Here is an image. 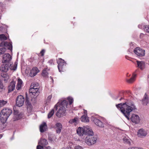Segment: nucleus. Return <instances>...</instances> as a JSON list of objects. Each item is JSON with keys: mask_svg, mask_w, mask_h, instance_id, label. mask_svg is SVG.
<instances>
[{"mask_svg": "<svg viewBox=\"0 0 149 149\" xmlns=\"http://www.w3.org/2000/svg\"><path fill=\"white\" fill-rule=\"evenodd\" d=\"M116 106L128 120L130 119V112L136 109L134 104L131 102L119 104Z\"/></svg>", "mask_w": 149, "mask_h": 149, "instance_id": "f257e3e1", "label": "nucleus"}, {"mask_svg": "<svg viewBox=\"0 0 149 149\" xmlns=\"http://www.w3.org/2000/svg\"><path fill=\"white\" fill-rule=\"evenodd\" d=\"M68 104V102L65 100H64L61 102H58L55 105L54 108L56 110H57L58 107V110L56 113V116L60 117L65 115Z\"/></svg>", "mask_w": 149, "mask_h": 149, "instance_id": "f03ea898", "label": "nucleus"}, {"mask_svg": "<svg viewBox=\"0 0 149 149\" xmlns=\"http://www.w3.org/2000/svg\"><path fill=\"white\" fill-rule=\"evenodd\" d=\"M12 110L9 108L4 109L1 111L0 120L2 123L6 121L8 118L11 114Z\"/></svg>", "mask_w": 149, "mask_h": 149, "instance_id": "7ed1b4c3", "label": "nucleus"}, {"mask_svg": "<svg viewBox=\"0 0 149 149\" xmlns=\"http://www.w3.org/2000/svg\"><path fill=\"white\" fill-rule=\"evenodd\" d=\"M77 133L80 136L83 134H88L90 132V134H93V131L91 128L88 126H84L83 127H79L77 131Z\"/></svg>", "mask_w": 149, "mask_h": 149, "instance_id": "20e7f679", "label": "nucleus"}, {"mask_svg": "<svg viewBox=\"0 0 149 149\" xmlns=\"http://www.w3.org/2000/svg\"><path fill=\"white\" fill-rule=\"evenodd\" d=\"M90 132L88 133V135L85 139V143L88 146H91L95 143L97 139L96 136L93 135V132L92 135L90 134Z\"/></svg>", "mask_w": 149, "mask_h": 149, "instance_id": "39448f33", "label": "nucleus"}, {"mask_svg": "<svg viewBox=\"0 0 149 149\" xmlns=\"http://www.w3.org/2000/svg\"><path fill=\"white\" fill-rule=\"evenodd\" d=\"M57 62L58 64V67L59 71L60 72L61 71H63L66 66V62L64 60L61 58L58 59Z\"/></svg>", "mask_w": 149, "mask_h": 149, "instance_id": "423d86ee", "label": "nucleus"}, {"mask_svg": "<svg viewBox=\"0 0 149 149\" xmlns=\"http://www.w3.org/2000/svg\"><path fill=\"white\" fill-rule=\"evenodd\" d=\"M12 59V57L8 53H6L3 56V58L2 60V63L8 64L11 65L10 61Z\"/></svg>", "mask_w": 149, "mask_h": 149, "instance_id": "0eeeda50", "label": "nucleus"}, {"mask_svg": "<svg viewBox=\"0 0 149 149\" xmlns=\"http://www.w3.org/2000/svg\"><path fill=\"white\" fill-rule=\"evenodd\" d=\"M24 98L23 96L18 95L16 99V105L19 107H22L24 104Z\"/></svg>", "mask_w": 149, "mask_h": 149, "instance_id": "6e6552de", "label": "nucleus"}, {"mask_svg": "<svg viewBox=\"0 0 149 149\" xmlns=\"http://www.w3.org/2000/svg\"><path fill=\"white\" fill-rule=\"evenodd\" d=\"M135 54L139 56H143L145 55V50L143 49L137 47L134 50Z\"/></svg>", "mask_w": 149, "mask_h": 149, "instance_id": "1a4fd4ad", "label": "nucleus"}, {"mask_svg": "<svg viewBox=\"0 0 149 149\" xmlns=\"http://www.w3.org/2000/svg\"><path fill=\"white\" fill-rule=\"evenodd\" d=\"M29 94L31 97L36 98L39 95V92L38 89H33V88H30L29 90Z\"/></svg>", "mask_w": 149, "mask_h": 149, "instance_id": "9d476101", "label": "nucleus"}, {"mask_svg": "<svg viewBox=\"0 0 149 149\" xmlns=\"http://www.w3.org/2000/svg\"><path fill=\"white\" fill-rule=\"evenodd\" d=\"M13 119L15 120L20 119L24 116L23 113L19 112L17 110H14Z\"/></svg>", "mask_w": 149, "mask_h": 149, "instance_id": "9b49d317", "label": "nucleus"}, {"mask_svg": "<svg viewBox=\"0 0 149 149\" xmlns=\"http://www.w3.org/2000/svg\"><path fill=\"white\" fill-rule=\"evenodd\" d=\"M132 121L135 124H137L140 122V119L139 116L136 114H133L130 118Z\"/></svg>", "mask_w": 149, "mask_h": 149, "instance_id": "f8f14e48", "label": "nucleus"}, {"mask_svg": "<svg viewBox=\"0 0 149 149\" xmlns=\"http://www.w3.org/2000/svg\"><path fill=\"white\" fill-rule=\"evenodd\" d=\"M6 47L8 48V49L12 51V42H2L0 44V47Z\"/></svg>", "mask_w": 149, "mask_h": 149, "instance_id": "ddd939ff", "label": "nucleus"}, {"mask_svg": "<svg viewBox=\"0 0 149 149\" xmlns=\"http://www.w3.org/2000/svg\"><path fill=\"white\" fill-rule=\"evenodd\" d=\"M92 120L95 123L100 127H104V124L99 119L93 117L92 118Z\"/></svg>", "mask_w": 149, "mask_h": 149, "instance_id": "4468645a", "label": "nucleus"}, {"mask_svg": "<svg viewBox=\"0 0 149 149\" xmlns=\"http://www.w3.org/2000/svg\"><path fill=\"white\" fill-rule=\"evenodd\" d=\"M92 120L95 123L100 127H104V124L99 119L93 117L92 118Z\"/></svg>", "mask_w": 149, "mask_h": 149, "instance_id": "2eb2a0df", "label": "nucleus"}, {"mask_svg": "<svg viewBox=\"0 0 149 149\" xmlns=\"http://www.w3.org/2000/svg\"><path fill=\"white\" fill-rule=\"evenodd\" d=\"M147 134V131L143 129H140L137 132L138 136L141 138H143L146 136Z\"/></svg>", "mask_w": 149, "mask_h": 149, "instance_id": "dca6fc26", "label": "nucleus"}, {"mask_svg": "<svg viewBox=\"0 0 149 149\" xmlns=\"http://www.w3.org/2000/svg\"><path fill=\"white\" fill-rule=\"evenodd\" d=\"M25 102L26 103L27 107V111L29 113H31L32 111V107L31 104L28 100L27 97H26Z\"/></svg>", "mask_w": 149, "mask_h": 149, "instance_id": "f3484780", "label": "nucleus"}, {"mask_svg": "<svg viewBox=\"0 0 149 149\" xmlns=\"http://www.w3.org/2000/svg\"><path fill=\"white\" fill-rule=\"evenodd\" d=\"M0 68L1 71L3 72H6L8 70L10 64L6 63H3Z\"/></svg>", "mask_w": 149, "mask_h": 149, "instance_id": "a211bd4d", "label": "nucleus"}, {"mask_svg": "<svg viewBox=\"0 0 149 149\" xmlns=\"http://www.w3.org/2000/svg\"><path fill=\"white\" fill-rule=\"evenodd\" d=\"M23 86V81L19 78H18L16 89L17 90H19L21 89Z\"/></svg>", "mask_w": 149, "mask_h": 149, "instance_id": "6ab92c4d", "label": "nucleus"}, {"mask_svg": "<svg viewBox=\"0 0 149 149\" xmlns=\"http://www.w3.org/2000/svg\"><path fill=\"white\" fill-rule=\"evenodd\" d=\"M149 97L146 93L141 100L142 103L143 105H147L149 103Z\"/></svg>", "mask_w": 149, "mask_h": 149, "instance_id": "aec40b11", "label": "nucleus"}, {"mask_svg": "<svg viewBox=\"0 0 149 149\" xmlns=\"http://www.w3.org/2000/svg\"><path fill=\"white\" fill-rule=\"evenodd\" d=\"M15 82L14 81H12L10 82L8 87L9 92H11L15 89Z\"/></svg>", "mask_w": 149, "mask_h": 149, "instance_id": "412c9836", "label": "nucleus"}, {"mask_svg": "<svg viewBox=\"0 0 149 149\" xmlns=\"http://www.w3.org/2000/svg\"><path fill=\"white\" fill-rule=\"evenodd\" d=\"M55 129L56 130V132L57 133H60L62 128L61 124L60 123H57L55 125Z\"/></svg>", "mask_w": 149, "mask_h": 149, "instance_id": "4be33fe9", "label": "nucleus"}, {"mask_svg": "<svg viewBox=\"0 0 149 149\" xmlns=\"http://www.w3.org/2000/svg\"><path fill=\"white\" fill-rule=\"evenodd\" d=\"M47 129V125L45 123H43L40 126V130L41 132H43L46 131Z\"/></svg>", "mask_w": 149, "mask_h": 149, "instance_id": "5701e85b", "label": "nucleus"}, {"mask_svg": "<svg viewBox=\"0 0 149 149\" xmlns=\"http://www.w3.org/2000/svg\"><path fill=\"white\" fill-rule=\"evenodd\" d=\"M39 72L38 68L36 67H34L31 71V77L35 76Z\"/></svg>", "mask_w": 149, "mask_h": 149, "instance_id": "b1692460", "label": "nucleus"}, {"mask_svg": "<svg viewBox=\"0 0 149 149\" xmlns=\"http://www.w3.org/2000/svg\"><path fill=\"white\" fill-rule=\"evenodd\" d=\"M38 144H40L43 147V146H46L48 144L47 141L45 139H41L40 141L38 142Z\"/></svg>", "mask_w": 149, "mask_h": 149, "instance_id": "393cba45", "label": "nucleus"}, {"mask_svg": "<svg viewBox=\"0 0 149 149\" xmlns=\"http://www.w3.org/2000/svg\"><path fill=\"white\" fill-rule=\"evenodd\" d=\"M138 67L140 68L141 70H143L145 68V63L143 61H137Z\"/></svg>", "mask_w": 149, "mask_h": 149, "instance_id": "a878e982", "label": "nucleus"}, {"mask_svg": "<svg viewBox=\"0 0 149 149\" xmlns=\"http://www.w3.org/2000/svg\"><path fill=\"white\" fill-rule=\"evenodd\" d=\"M79 118L78 117H75L74 119L70 120L69 123L70 124H74L75 125H76L79 123Z\"/></svg>", "mask_w": 149, "mask_h": 149, "instance_id": "bb28decb", "label": "nucleus"}, {"mask_svg": "<svg viewBox=\"0 0 149 149\" xmlns=\"http://www.w3.org/2000/svg\"><path fill=\"white\" fill-rule=\"evenodd\" d=\"M136 76V74H133L131 78L130 79H126V81L129 83H133L135 80Z\"/></svg>", "mask_w": 149, "mask_h": 149, "instance_id": "cd10ccee", "label": "nucleus"}, {"mask_svg": "<svg viewBox=\"0 0 149 149\" xmlns=\"http://www.w3.org/2000/svg\"><path fill=\"white\" fill-rule=\"evenodd\" d=\"M49 70V69L47 68H44L42 70V75L44 77H48V71Z\"/></svg>", "mask_w": 149, "mask_h": 149, "instance_id": "c85d7f7f", "label": "nucleus"}, {"mask_svg": "<svg viewBox=\"0 0 149 149\" xmlns=\"http://www.w3.org/2000/svg\"><path fill=\"white\" fill-rule=\"evenodd\" d=\"M81 118V120L82 122H88L89 121L88 118L85 115L82 116Z\"/></svg>", "mask_w": 149, "mask_h": 149, "instance_id": "c756f323", "label": "nucleus"}, {"mask_svg": "<svg viewBox=\"0 0 149 149\" xmlns=\"http://www.w3.org/2000/svg\"><path fill=\"white\" fill-rule=\"evenodd\" d=\"M39 88V84L38 83H32L31 86V88H33V89L36 88L38 89Z\"/></svg>", "mask_w": 149, "mask_h": 149, "instance_id": "7c9ffc66", "label": "nucleus"}, {"mask_svg": "<svg viewBox=\"0 0 149 149\" xmlns=\"http://www.w3.org/2000/svg\"><path fill=\"white\" fill-rule=\"evenodd\" d=\"M130 139L128 137H125L123 139V141L124 142L128 144H130Z\"/></svg>", "mask_w": 149, "mask_h": 149, "instance_id": "2f4dec72", "label": "nucleus"}, {"mask_svg": "<svg viewBox=\"0 0 149 149\" xmlns=\"http://www.w3.org/2000/svg\"><path fill=\"white\" fill-rule=\"evenodd\" d=\"M54 113V109H52L51 111L49 113L48 115V118H50L53 115Z\"/></svg>", "mask_w": 149, "mask_h": 149, "instance_id": "473e14b6", "label": "nucleus"}, {"mask_svg": "<svg viewBox=\"0 0 149 149\" xmlns=\"http://www.w3.org/2000/svg\"><path fill=\"white\" fill-rule=\"evenodd\" d=\"M5 89V88L2 82L0 80V92H2Z\"/></svg>", "mask_w": 149, "mask_h": 149, "instance_id": "72a5a7b5", "label": "nucleus"}, {"mask_svg": "<svg viewBox=\"0 0 149 149\" xmlns=\"http://www.w3.org/2000/svg\"><path fill=\"white\" fill-rule=\"evenodd\" d=\"M143 27L144 30L148 33H149V25H143Z\"/></svg>", "mask_w": 149, "mask_h": 149, "instance_id": "f704fd0d", "label": "nucleus"}, {"mask_svg": "<svg viewBox=\"0 0 149 149\" xmlns=\"http://www.w3.org/2000/svg\"><path fill=\"white\" fill-rule=\"evenodd\" d=\"M7 39V38L3 34L0 35V40H6Z\"/></svg>", "mask_w": 149, "mask_h": 149, "instance_id": "c9c22d12", "label": "nucleus"}, {"mask_svg": "<svg viewBox=\"0 0 149 149\" xmlns=\"http://www.w3.org/2000/svg\"><path fill=\"white\" fill-rule=\"evenodd\" d=\"M6 49L4 47H2L0 49V55L3 54L6 51Z\"/></svg>", "mask_w": 149, "mask_h": 149, "instance_id": "e433bc0d", "label": "nucleus"}, {"mask_svg": "<svg viewBox=\"0 0 149 149\" xmlns=\"http://www.w3.org/2000/svg\"><path fill=\"white\" fill-rule=\"evenodd\" d=\"M52 97V96L51 95H50L47 98V100H46V104H47V105L49 103Z\"/></svg>", "mask_w": 149, "mask_h": 149, "instance_id": "4c0bfd02", "label": "nucleus"}, {"mask_svg": "<svg viewBox=\"0 0 149 149\" xmlns=\"http://www.w3.org/2000/svg\"><path fill=\"white\" fill-rule=\"evenodd\" d=\"M67 99L68 101L70 104H71L73 101V98L71 97H67Z\"/></svg>", "mask_w": 149, "mask_h": 149, "instance_id": "58836bf2", "label": "nucleus"}, {"mask_svg": "<svg viewBox=\"0 0 149 149\" xmlns=\"http://www.w3.org/2000/svg\"><path fill=\"white\" fill-rule=\"evenodd\" d=\"M10 66V69L11 70H15L17 68V65L16 64H14V65L11 66V65Z\"/></svg>", "mask_w": 149, "mask_h": 149, "instance_id": "ea45409f", "label": "nucleus"}, {"mask_svg": "<svg viewBox=\"0 0 149 149\" xmlns=\"http://www.w3.org/2000/svg\"><path fill=\"white\" fill-rule=\"evenodd\" d=\"M2 77L3 78H4V81H7L9 78V76L6 74H3Z\"/></svg>", "mask_w": 149, "mask_h": 149, "instance_id": "a19ab883", "label": "nucleus"}, {"mask_svg": "<svg viewBox=\"0 0 149 149\" xmlns=\"http://www.w3.org/2000/svg\"><path fill=\"white\" fill-rule=\"evenodd\" d=\"M73 145L72 143H70L68 147L66 149H73Z\"/></svg>", "mask_w": 149, "mask_h": 149, "instance_id": "79ce46f5", "label": "nucleus"}, {"mask_svg": "<svg viewBox=\"0 0 149 149\" xmlns=\"http://www.w3.org/2000/svg\"><path fill=\"white\" fill-rule=\"evenodd\" d=\"M74 149H83V148L79 146H75Z\"/></svg>", "mask_w": 149, "mask_h": 149, "instance_id": "37998d69", "label": "nucleus"}, {"mask_svg": "<svg viewBox=\"0 0 149 149\" xmlns=\"http://www.w3.org/2000/svg\"><path fill=\"white\" fill-rule=\"evenodd\" d=\"M43 148V147L40 144H38L37 146V149H42Z\"/></svg>", "mask_w": 149, "mask_h": 149, "instance_id": "c03bdc74", "label": "nucleus"}, {"mask_svg": "<svg viewBox=\"0 0 149 149\" xmlns=\"http://www.w3.org/2000/svg\"><path fill=\"white\" fill-rule=\"evenodd\" d=\"M53 60L51 59L48 61V63L49 64V65H52V64H53Z\"/></svg>", "mask_w": 149, "mask_h": 149, "instance_id": "a18cd8bd", "label": "nucleus"}, {"mask_svg": "<svg viewBox=\"0 0 149 149\" xmlns=\"http://www.w3.org/2000/svg\"><path fill=\"white\" fill-rule=\"evenodd\" d=\"M144 36H145V35L144 34H143V33H141L140 36V37L141 39H143L144 38Z\"/></svg>", "mask_w": 149, "mask_h": 149, "instance_id": "49530a36", "label": "nucleus"}, {"mask_svg": "<svg viewBox=\"0 0 149 149\" xmlns=\"http://www.w3.org/2000/svg\"><path fill=\"white\" fill-rule=\"evenodd\" d=\"M45 51L44 50L42 49L41 52H40V54H41L42 56H43L44 55V54L45 53Z\"/></svg>", "mask_w": 149, "mask_h": 149, "instance_id": "de8ad7c7", "label": "nucleus"}, {"mask_svg": "<svg viewBox=\"0 0 149 149\" xmlns=\"http://www.w3.org/2000/svg\"><path fill=\"white\" fill-rule=\"evenodd\" d=\"M138 27L140 29H142L143 28V25L139 24L138 25Z\"/></svg>", "mask_w": 149, "mask_h": 149, "instance_id": "09e8293b", "label": "nucleus"}, {"mask_svg": "<svg viewBox=\"0 0 149 149\" xmlns=\"http://www.w3.org/2000/svg\"><path fill=\"white\" fill-rule=\"evenodd\" d=\"M43 149H54V148H52L51 147L49 146H48L47 147H45Z\"/></svg>", "mask_w": 149, "mask_h": 149, "instance_id": "8fccbe9b", "label": "nucleus"}, {"mask_svg": "<svg viewBox=\"0 0 149 149\" xmlns=\"http://www.w3.org/2000/svg\"><path fill=\"white\" fill-rule=\"evenodd\" d=\"M134 149H142V148H138L136 147H134Z\"/></svg>", "mask_w": 149, "mask_h": 149, "instance_id": "3c124183", "label": "nucleus"}, {"mask_svg": "<svg viewBox=\"0 0 149 149\" xmlns=\"http://www.w3.org/2000/svg\"><path fill=\"white\" fill-rule=\"evenodd\" d=\"M50 79L52 80V82L53 83V82H54V80L53 79L52 77H50Z\"/></svg>", "mask_w": 149, "mask_h": 149, "instance_id": "603ef678", "label": "nucleus"}, {"mask_svg": "<svg viewBox=\"0 0 149 149\" xmlns=\"http://www.w3.org/2000/svg\"><path fill=\"white\" fill-rule=\"evenodd\" d=\"M87 113V111H86V110H84V114H86Z\"/></svg>", "mask_w": 149, "mask_h": 149, "instance_id": "864d4df0", "label": "nucleus"}, {"mask_svg": "<svg viewBox=\"0 0 149 149\" xmlns=\"http://www.w3.org/2000/svg\"><path fill=\"white\" fill-rule=\"evenodd\" d=\"M128 149H134V147H131L130 148H129Z\"/></svg>", "mask_w": 149, "mask_h": 149, "instance_id": "5fc2aeb1", "label": "nucleus"}, {"mask_svg": "<svg viewBox=\"0 0 149 149\" xmlns=\"http://www.w3.org/2000/svg\"><path fill=\"white\" fill-rule=\"evenodd\" d=\"M2 137V135L1 134H0V139Z\"/></svg>", "mask_w": 149, "mask_h": 149, "instance_id": "6e6d98bb", "label": "nucleus"}, {"mask_svg": "<svg viewBox=\"0 0 149 149\" xmlns=\"http://www.w3.org/2000/svg\"><path fill=\"white\" fill-rule=\"evenodd\" d=\"M122 99V97L120 98V101L121 100V99Z\"/></svg>", "mask_w": 149, "mask_h": 149, "instance_id": "4d7b16f0", "label": "nucleus"}, {"mask_svg": "<svg viewBox=\"0 0 149 149\" xmlns=\"http://www.w3.org/2000/svg\"><path fill=\"white\" fill-rule=\"evenodd\" d=\"M129 52H130V51L129 50Z\"/></svg>", "mask_w": 149, "mask_h": 149, "instance_id": "13d9d810", "label": "nucleus"}, {"mask_svg": "<svg viewBox=\"0 0 149 149\" xmlns=\"http://www.w3.org/2000/svg\"><path fill=\"white\" fill-rule=\"evenodd\" d=\"M117 98H118V97H117L116 98V99H117Z\"/></svg>", "mask_w": 149, "mask_h": 149, "instance_id": "bf43d9fd", "label": "nucleus"}]
</instances>
